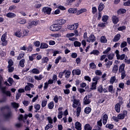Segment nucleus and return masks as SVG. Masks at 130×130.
I'll list each match as a JSON object with an SVG mask.
<instances>
[{"mask_svg": "<svg viewBox=\"0 0 130 130\" xmlns=\"http://www.w3.org/2000/svg\"><path fill=\"white\" fill-rule=\"evenodd\" d=\"M90 54H93L98 56V55L100 54V52L98 50H93L90 52Z\"/></svg>", "mask_w": 130, "mask_h": 130, "instance_id": "nucleus-27", "label": "nucleus"}, {"mask_svg": "<svg viewBox=\"0 0 130 130\" xmlns=\"http://www.w3.org/2000/svg\"><path fill=\"white\" fill-rule=\"evenodd\" d=\"M108 16L107 15H104L103 17H102V21L103 22H104V23L107 22V21H108Z\"/></svg>", "mask_w": 130, "mask_h": 130, "instance_id": "nucleus-41", "label": "nucleus"}, {"mask_svg": "<svg viewBox=\"0 0 130 130\" xmlns=\"http://www.w3.org/2000/svg\"><path fill=\"white\" fill-rule=\"evenodd\" d=\"M60 29H61V26H59L57 23L52 24L50 27V30L52 32H56L57 31H59Z\"/></svg>", "mask_w": 130, "mask_h": 130, "instance_id": "nucleus-1", "label": "nucleus"}, {"mask_svg": "<svg viewBox=\"0 0 130 130\" xmlns=\"http://www.w3.org/2000/svg\"><path fill=\"white\" fill-rule=\"evenodd\" d=\"M6 16L8 17V18L13 19V18H15V17H16V14L13 12H9L7 14Z\"/></svg>", "mask_w": 130, "mask_h": 130, "instance_id": "nucleus-25", "label": "nucleus"}, {"mask_svg": "<svg viewBox=\"0 0 130 130\" xmlns=\"http://www.w3.org/2000/svg\"><path fill=\"white\" fill-rule=\"evenodd\" d=\"M118 117L119 118V119H124V117H125V116H124V115H123L122 114H119L118 115Z\"/></svg>", "mask_w": 130, "mask_h": 130, "instance_id": "nucleus-64", "label": "nucleus"}, {"mask_svg": "<svg viewBox=\"0 0 130 130\" xmlns=\"http://www.w3.org/2000/svg\"><path fill=\"white\" fill-rule=\"evenodd\" d=\"M95 74L96 76H102V72H101V70H96Z\"/></svg>", "mask_w": 130, "mask_h": 130, "instance_id": "nucleus-58", "label": "nucleus"}, {"mask_svg": "<svg viewBox=\"0 0 130 130\" xmlns=\"http://www.w3.org/2000/svg\"><path fill=\"white\" fill-rule=\"evenodd\" d=\"M83 103L84 105H88L91 103V100H90V95H86L83 99Z\"/></svg>", "mask_w": 130, "mask_h": 130, "instance_id": "nucleus-6", "label": "nucleus"}, {"mask_svg": "<svg viewBox=\"0 0 130 130\" xmlns=\"http://www.w3.org/2000/svg\"><path fill=\"white\" fill-rule=\"evenodd\" d=\"M28 32L29 31L28 30V29H23L22 30V37H24V36H27V35H28Z\"/></svg>", "mask_w": 130, "mask_h": 130, "instance_id": "nucleus-51", "label": "nucleus"}, {"mask_svg": "<svg viewBox=\"0 0 130 130\" xmlns=\"http://www.w3.org/2000/svg\"><path fill=\"white\" fill-rule=\"evenodd\" d=\"M49 61V58L47 57H43L42 59V63H47Z\"/></svg>", "mask_w": 130, "mask_h": 130, "instance_id": "nucleus-28", "label": "nucleus"}, {"mask_svg": "<svg viewBox=\"0 0 130 130\" xmlns=\"http://www.w3.org/2000/svg\"><path fill=\"white\" fill-rule=\"evenodd\" d=\"M112 72L114 74H117V72H118V66L114 65L112 68Z\"/></svg>", "mask_w": 130, "mask_h": 130, "instance_id": "nucleus-26", "label": "nucleus"}, {"mask_svg": "<svg viewBox=\"0 0 130 130\" xmlns=\"http://www.w3.org/2000/svg\"><path fill=\"white\" fill-rule=\"evenodd\" d=\"M117 13L118 15H123V14L126 13V10L125 9L120 8L117 10Z\"/></svg>", "mask_w": 130, "mask_h": 130, "instance_id": "nucleus-15", "label": "nucleus"}, {"mask_svg": "<svg viewBox=\"0 0 130 130\" xmlns=\"http://www.w3.org/2000/svg\"><path fill=\"white\" fill-rule=\"evenodd\" d=\"M106 68L109 69V68H110V66H112V61H108V62L106 64Z\"/></svg>", "mask_w": 130, "mask_h": 130, "instance_id": "nucleus-60", "label": "nucleus"}, {"mask_svg": "<svg viewBox=\"0 0 130 130\" xmlns=\"http://www.w3.org/2000/svg\"><path fill=\"white\" fill-rule=\"evenodd\" d=\"M37 25H38V22H37V21H32L30 23H28L27 28L28 29H30V28H32L33 26H37Z\"/></svg>", "mask_w": 130, "mask_h": 130, "instance_id": "nucleus-11", "label": "nucleus"}, {"mask_svg": "<svg viewBox=\"0 0 130 130\" xmlns=\"http://www.w3.org/2000/svg\"><path fill=\"white\" fill-rule=\"evenodd\" d=\"M112 21L114 25H116V24L119 22V18H118L116 15H113L112 17Z\"/></svg>", "mask_w": 130, "mask_h": 130, "instance_id": "nucleus-10", "label": "nucleus"}, {"mask_svg": "<svg viewBox=\"0 0 130 130\" xmlns=\"http://www.w3.org/2000/svg\"><path fill=\"white\" fill-rule=\"evenodd\" d=\"M104 8H105L104 4L103 3H100L98 7L99 12H102L104 10Z\"/></svg>", "mask_w": 130, "mask_h": 130, "instance_id": "nucleus-22", "label": "nucleus"}, {"mask_svg": "<svg viewBox=\"0 0 130 130\" xmlns=\"http://www.w3.org/2000/svg\"><path fill=\"white\" fill-rule=\"evenodd\" d=\"M78 27H79V23H76L74 24L70 25L68 26V29L69 30H71V31H73V30H77L78 29Z\"/></svg>", "mask_w": 130, "mask_h": 130, "instance_id": "nucleus-7", "label": "nucleus"}, {"mask_svg": "<svg viewBox=\"0 0 130 130\" xmlns=\"http://www.w3.org/2000/svg\"><path fill=\"white\" fill-rule=\"evenodd\" d=\"M17 22L19 23V24H26L27 20L23 18H19L17 19Z\"/></svg>", "mask_w": 130, "mask_h": 130, "instance_id": "nucleus-19", "label": "nucleus"}, {"mask_svg": "<svg viewBox=\"0 0 130 130\" xmlns=\"http://www.w3.org/2000/svg\"><path fill=\"white\" fill-rule=\"evenodd\" d=\"M47 105V101L44 100L42 102V107L44 108Z\"/></svg>", "mask_w": 130, "mask_h": 130, "instance_id": "nucleus-57", "label": "nucleus"}, {"mask_svg": "<svg viewBox=\"0 0 130 130\" xmlns=\"http://www.w3.org/2000/svg\"><path fill=\"white\" fill-rule=\"evenodd\" d=\"M48 107L49 109H53V107H54V103H53V102H50L48 105Z\"/></svg>", "mask_w": 130, "mask_h": 130, "instance_id": "nucleus-37", "label": "nucleus"}, {"mask_svg": "<svg viewBox=\"0 0 130 130\" xmlns=\"http://www.w3.org/2000/svg\"><path fill=\"white\" fill-rule=\"evenodd\" d=\"M107 120H108V115L105 114L103 116V123L104 125L107 123Z\"/></svg>", "mask_w": 130, "mask_h": 130, "instance_id": "nucleus-14", "label": "nucleus"}, {"mask_svg": "<svg viewBox=\"0 0 130 130\" xmlns=\"http://www.w3.org/2000/svg\"><path fill=\"white\" fill-rule=\"evenodd\" d=\"M51 11H52L51 8L48 7H45L42 9L43 13L47 15H50L51 14Z\"/></svg>", "mask_w": 130, "mask_h": 130, "instance_id": "nucleus-3", "label": "nucleus"}, {"mask_svg": "<svg viewBox=\"0 0 130 130\" xmlns=\"http://www.w3.org/2000/svg\"><path fill=\"white\" fill-rule=\"evenodd\" d=\"M21 29H18L15 33L14 36L16 37H18V38H21V37H23V32H22Z\"/></svg>", "mask_w": 130, "mask_h": 130, "instance_id": "nucleus-9", "label": "nucleus"}, {"mask_svg": "<svg viewBox=\"0 0 130 130\" xmlns=\"http://www.w3.org/2000/svg\"><path fill=\"white\" fill-rule=\"evenodd\" d=\"M85 12H87V9H81L78 11V12L77 13V15H79L80 14H82V13H85Z\"/></svg>", "mask_w": 130, "mask_h": 130, "instance_id": "nucleus-44", "label": "nucleus"}, {"mask_svg": "<svg viewBox=\"0 0 130 130\" xmlns=\"http://www.w3.org/2000/svg\"><path fill=\"white\" fill-rule=\"evenodd\" d=\"M8 69V72L9 73H13L14 72V67L12 66H8L7 67Z\"/></svg>", "mask_w": 130, "mask_h": 130, "instance_id": "nucleus-53", "label": "nucleus"}, {"mask_svg": "<svg viewBox=\"0 0 130 130\" xmlns=\"http://www.w3.org/2000/svg\"><path fill=\"white\" fill-rule=\"evenodd\" d=\"M81 111H82V108L81 107H78L76 109V116L79 117L80 114H81Z\"/></svg>", "mask_w": 130, "mask_h": 130, "instance_id": "nucleus-24", "label": "nucleus"}, {"mask_svg": "<svg viewBox=\"0 0 130 130\" xmlns=\"http://www.w3.org/2000/svg\"><path fill=\"white\" fill-rule=\"evenodd\" d=\"M25 56V52H22V53H20L17 57V60H20V59H21V58H24Z\"/></svg>", "mask_w": 130, "mask_h": 130, "instance_id": "nucleus-32", "label": "nucleus"}, {"mask_svg": "<svg viewBox=\"0 0 130 130\" xmlns=\"http://www.w3.org/2000/svg\"><path fill=\"white\" fill-rule=\"evenodd\" d=\"M56 22H57V25L62 27V25H63V24H66L67 21L65 19H57L56 20Z\"/></svg>", "mask_w": 130, "mask_h": 130, "instance_id": "nucleus-8", "label": "nucleus"}, {"mask_svg": "<svg viewBox=\"0 0 130 130\" xmlns=\"http://www.w3.org/2000/svg\"><path fill=\"white\" fill-rule=\"evenodd\" d=\"M35 79L37 81H41V80L43 79V77H42V75H40L39 76H35Z\"/></svg>", "mask_w": 130, "mask_h": 130, "instance_id": "nucleus-45", "label": "nucleus"}, {"mask_svg": "<svg viewBox=\"0 0 130 130\" xmlns=\"http://www.w3.org/2000/svg\"><path fill=\"white\" fill-rule=\"evenodd\" d=\"M114 126V125L112 124H107L106 125V127L107 128H109V129H112V128H113Z\"/></svg>", "mask_w": 130, "mask_h": 130, "instance_id": "nucleus-48", "label": "nucleus"}, {"mask_svg": "<svg viewBox=\"0 0 130 130\" xmlns=\"http://www.w3.org/2000/svg\"><path fill=\"white\" fill-rule=\"evenodd\" d=\"M34 107L36 110H40V108H41V106L39 104L35 105Z\"/></svg>", "mask_w": 130, "mask_h": 130, "instance_id": "nucleus-54", "label": "nucleus"}, {"mask_svg": "<svg viewBox=\"0 0 130 130\" xmlns=\"http://www.w3.org/2000/svg\"><path fill=\"white\" fill-rule=\"evenodd\" d=\"M71 74H72V72H71V71L66 70L65 72V78H66V79H69Z\"/></svg>", "mask_w": 130, "mask_h": 130, "instance_id": "nucleus-38", "label": "nucleus"}, {"mask_svg": "<svg viewBox=\"0 0 130 130\" xmlns=\"http://www.w3.org/2000/svg\"><path fill=\"white\" fill-rule=\"evenodd\" d=\"M97 84L95 82H92L91 84V90H96L97 88Z\"/></svg>", "mask_w": 130, "mask_h": 130, "instance_id": "nucleus-42", "label": "nucleus"}, {"mask_svg": "<svg viewBox=\"0 0 130 130\" xmlns=\"http://www.w3.org/2000/svg\"><path fill=\"white\" fill-rule=\"evenodd\" d=\"M116 80V77L115 76H113L111 77L110 81V83L113 84L114 82H115Z\"/></svg>", "mask_w": 130, "mask_h": 130, "instance_id": "nucleus-55", "label": "nucleus"}, {"mask_svg": "<svg viewBox=\"0 0 130 130\" xmlns=\"http://www.w3.org/2000/svg\"><path fill=\"white\" fill-rule=\"evenodd\" d=\"M11 106H12L13 108H15V109H18V108H19V107L20 106L18 103L16 102H13V103H11Z\"/></svg>", "mask_w": 130, "mask_h": 130, "instance_id": "nucleus-29", "label": "nucleus"}, {"mask_svg": "<svg viewBox=\"0 0 130 130\" xmlns=\"http://www.w3.org/2000/svg\"><path fill=\"white\" fill-rule=\"evenodd\" d=\"M92 127L90 124H86L84 125V130H92Z\"/></svg>", "mask_w": 130, "mask_h": 130, "instance_id": "nucleus-33", "label": "nucleus"}, {"mask_svg": "<svg viewBox=\"0 0 130 130\" xmlns=\"http://www.w3.org/2000/svg\"><path fill=\"white\" fill-rule=\"evenodd\" d=\"M4 117L6 119H9L10 117H12V112H9L8 113H7L6 114H4Z\"/></svg>", "mask_w": 130, "mask_h": 130, "instance_id": "nucleus-40", "label": "nucleus"}, {"mask_svg": "<svg viewBox=\"0 0 130 130\" xmlns=\"http://www.w3.org/2000/svg\"><path fill=\"white\" fill-rule=\"evenodd\" d=\"M19 66L21 68H24L25 67V59H22L20 61H19Z\"/></svg>", "mask_w": 130, "mask_h": 130, "instance_id": "nucleus-36", "label": "nucleus"}, {"mask_svg": "<svg viewBox=\"0 0 130 130\" xmlns=\"http://www.w3.org/2000/svg\"><path fill=\"white\" fill-rule=\"evenodd\" d=\"M35 57H36V55L32 54L31 56H29V59L30 61H33Z\"/></svg>", "mask_w": 130, "mask_h": 130, "instance_id": "nucleus-56", "label": "nucleus"}, {"mask_svg": "<svg viewBox=\"0 0 130 130\" xmlns=\"http://www.w3.org/2000/svg\"><path fill=\"white\" fill-rule=\"evenodd\" d=\"M73 76H80L81 75V70L80 69H74L72 71Z\"/></svg>", "mask_w": 130, "mask_h": 130, "instance_id": "nucleus-12", "label": "nucleus"}, {"mask_svg": "<svg viewBox=\"0 0 130 130\" xmlns=\"http://www.w3.org/2000/svg\"><path fill=\"white\" fill-rule=\"evenodd\" d=\"M79 103H80V101L79 100L74 99L73 100V104L72 105L73 108H77V106L79 105Z\"/></svg>", "mask_w": 130, "mask_h": 130, "instance_id": "nucleus-17", "label": "nucleus"}, {"mask_svg": "<svg viewBox=\"0 0 130 130\" xmlns=\"http://www.w3.org/2000/svg\"><path fill=\"white\" fill-rule=\"evenodd\" d=\"M108 90L110 93H112V92H113V85H109Z\"/></svg>", "mask_w": 130, "mask_h": 130, "instance_id": "nucleus-63", "label": "nucleus"}, {"mask_svg": "<svg viewBox=\"0 0 130 130\" xmlns=\"http://www.w3.org/2000/svg\"><path fill=\"white\" fill-rule=\"evenodd\" d=\"M62 115H63L62 111L58 112V114L57 115L58 119H61V118H62Z\"/></svg>", "mask_w": 130, "mask_h": 130, "instance_id": "nucleus-59", "label": "nucleus"}, {"mask_svg": "<svg viewBox=\"0 0 130 130\" xmlns=\"http://www.w3.org/2000/svg\"><path fill=\"white\" fill-rule=\"evenodd\" d=\"M31 72L32 74H35V75H39V74H40V71L39 70L34 68L31 70Z\"/></svg>", "mask_w": 130, "mask_h": 130, "instance_id": "nucleus-34", "label": "nucleus"}, {"mask_svg": "<svg viewBox=\"0 0 130 130\" xmlns=\"http://www.w3.org/2000/svg\"><path fill=\"white\" fill-rule=\"evenodd\" d=\"M74 45L75 47H80L81 45H82V44L81 42L76 41L74 42Z\"/></svg>", "mask_w": 130, "mask_h": 130, "instance_id": "nucleus-35", "label": "nucleus"}, {"mask_svg": "<svg viewBox=\"0 0 130 130\" xmlns=\"http://www.w3.org/2000/svg\"><path fill=\"white\" fill-rule=\"evenodd\" d=\"M40 48H41V49L48 48V44L45 43H41Z\"/></svg>", "mask_w": 130, "mask_h": 130, "instance_id": "nucleus-23", "label": "nucleus"}, {"mask_svg": "<svg viewBox=\"0 0 130 130\" xmlns=\"http://www.w3.org/2000/svg\"><path fill=\"white\" fill-rule=\"evenodd\" d=\"M75 128L77 130H82V124L80 122L77 121L75 123Z\"/></svg>", "mask_w": 130, "mask_h": 130, "instance_id": "nucleus-13", "label": "nucleus"}, {"mask_svg": "<svg viewBox=\"0 0 130 130\" xmlns=\"http://www.w3.org/2000/svg\"><path fill=\"white\" fill-rule=\"evenodd\" d=\"M68 12L70 14H76L78 12L77 8H69Z\"/></svg>", "mask_w": 130, "mask_h": 130, "instance_id": "nucleus-21", "label": "nucleus"}, {"mask_svg": "<svg viewBox=\"0 0 130 130\" xmlns=\"http://www.w3.org/2000/svg\"><path fill=\"white\" fill-rule=\"evenodd\" d=\"M106 23L102 22L101 23L98 24V26L100 28H105Z\"/></svg>", "mask_w": 130, "mask_h": 130, "instance_id": "nucleus-52", "label": "nucleus"}, {"mask_svg": "<svg viewBox=\"0 0 130 130\" xmlns=\"http://www.w3.org/2000/svg\"><path fill=\"white\" fill-rule=\"evenodd\" d=\"M89 67L92 69H96V64H95V63L94 62L90 63Z\"/></svg>", "mask_w": 130, "mask_h": 130, "instance_id": "nucleus-61", "label": "nucleus"}, {"mask_svg": "<svg viewBox=\"0 0 130 130\" xmlns=\"http://www.w3.org/2000/svg\"><path fill=\"white\" fill-rule=\"evenodd\" d=\"M98 91L99 92V93L103 92V86H102V85H100L98 87Z\"/></svg>", "mask_w": 130, "mask_h": 130, "instance_id": "nucleus-49", "label": "nucleus"}, {"mask_svg": "<svg viewBox=\"0 0 130 130\" xmlns=\"http://www.w3.org/2000/svg\"><path fill=\"white\" fill-rule=\"evenodd\" d=\"M115 109L117 113L120 112V103H118L116 104L115 106Z\"/></svg>", "mask_w": 130, "mask_h": 130, "instance_id": "nucleus-20", "label": "nucleus"}, {"mask_svg": "<svg viewBox=\"0 0 130 130\" xmlns=\"http://www.w3.org/2000/svg\"><path fill=\"white\" fill-rule=\"evenodd\" d=\"M100 79V77L96 76L93 78H92L93 82H94V83H96V84H98V80Z\"/></svg>", "mask_w": 130, "mask_h": 130, "instance_id": "nucleus-43", "label": "nucleus"}, {"mask_svg": "<svg viewBox=\"0 0 130 130\" xmlns=\"http://www.w3.org/2000/svg\"><path fill=\"white\" fill-rule=\"evenodd\" d=\"M86 41L87 42H91V43H93V42H95V41H96V37H95L94 34H91L86 40Z\"/></svg>", "mask_w": 130, "mask_h": 130, "instance_id": "nucleus-5", "label": "nucleus"}, {"mask_svg": "<svg viewBox=\"0 0 130 130\" xmlns=\"http://www.w3.org/2000/svg\"><path fill=\"white\" fill-rule=\"evenodd\" d=\"M124 68H125V64L124 63H122L119 67L118 73L125 72V70H124Z\"/></svg>", "mask_w": 130, "mask_h": 130, "instance_id": "nucleus-18", "label": "nucleus"}, {"mask_svg": "<svg viewBox=\"0 0 130 130\" xmlns=\"http://www.w3.org/2000/svg\"><path fill=\"white\" fill-rule=\"evenodd\" d=\"M114 55H115L113 53L109 54L108 55V59H109V60H112L114 57Z\"/></svg>", "mask_w": 130, "mask_h": 130, "instance_id": "nucleus-50", "label": "nucleus"}, {"mask_svg": "<svg viewBox=\"0 0 130 130\" xmlns=\"http://www.w3.org/2000/svg\"><path fill=\"white\" fill-rule=\"evenodd\" d=\"M115 53L116 54L117 59L118 60H123L125 58V54H122L121 55L119 54V51L118 50H116Z\"/></svg>", "mask_w": 130, "mask_h": 130, "instance_id": "nucleus-2", "label": "nucleus"}, {"mask_svg": "<svg viewBox=\"0 0 130 130\" xmlns=\"http://www.w3.org/2000/svg\"><path fill=\"white\" fill-rule=\"evenodd\" d=\"M120 34H118L116 35H115L114 37V39H113L112 41L113 42H117V41H119L120 39Z\"/></svg>", "mask_w": 130, "mask_h": 130, "instance_id": "nucleus-16", "label": "nucleus"}, {"mask_svg": "<svg viewBox=\"0 0 130 130\" xmlns=\"http://www.w3.org/2000/svg\"><path fill=\"white\" fill-rule=\"evenodd\" d=\"M53 127V125L51 124H48L46 125L45 130H48L50 128H52Z\"/></svg>", "mask_w": 130, "mask_h": 130, "instance_id": "nucleus-47", "label": "nucleus"}, {"mask_svg": "<svg viewBox=\"0 0 130 130\" xmlns=\"http://www.w3.org/2000/svg\"><path fill=\"white\" fill-rule=\"evenodd\" d=\"M56 81H57V75L54 74L53 76V78L52 79H50L48 81L47 83L49 85H52V84H53V83H55Z\"/></svg>", "mask_w": 130, "mask_h": 130, "instance_id": "nucleus-4", "label": "nucleus"}, {"mask_svg": "<svg viewBox=\"0 0 130 130\" xmlns=\"http://www.w3.org/2000/svg\"><path fill=\"white\" fill-rule=\"evenodd\" d=\"M121 73V80H123L124 78L126 77V72L125 71H123L122 72H120Z\"/></svg>", "mask_w": 130, "mask_h": 130, "instance_id": "nucleus-39", "label": "nucleus"}, {"mask_svg": "<svg viewBox=\"0 0 130 130\" xmlns=\"http://www.w3.org/2000/svg\"><path fill=\"white\" fill-rule=\"evenodd\" d=\"M92 110V109L90 108L89 107H87L85 108L84 112L86 113V114H89L91 112Z\"/></svg>", "mask_w": 130, "mask_h": 130, "instance_id": "nucleus-31", "label": "nucleus"}, {"mask_svg": "<svg viewBox=\"0 0 130 130\" xmlns=\"http://www.w3.org/2000/svg\"><path fill=\"white\" fill-rule=\"evenodd\" d=\"M101 43H106L107 42V39L105 36H103L101 37Z\"/></svg>", "mask_w": 130, "mask_h": 130, "instance_id": "nucleus-30", "label": "nucleus"}, {"mask_svg": "<svg viewBox=\"0 0 130 130\" xmlns=\"http://www.w3.org/2000/svg\"><path fill=\"white\" fill-rule=\"evenodd\" d=\"M123 6L125 7H130V0H127V2H124Z\"/></svg>", "mask_w": 130, "mask_h": 130, "instance_id": "nucleus-62", "label": "nucleus"}, {"mask_svg": "<svg viewBox=\"0 0 130 130\" xmlns=\"http://www.w3.org/2000/svg\"><path fill=\"white\" fill-rule=\"evenodd\" d=\"M127 46V43H126V42L124 41L121 43L120 45V47L121 48H124V47H125Z\"/></svg>", "mask_w": 130, "mask_h": 130, "instance_id": "nucleus-46", "label": "nucleus"}]
</instances>
